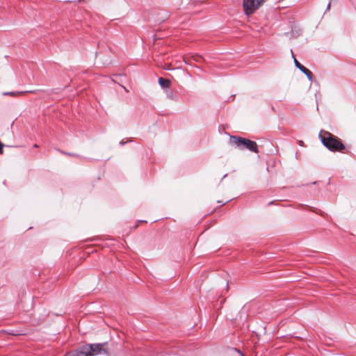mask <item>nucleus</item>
<instances>
[{"label": "nucleus", "mask_w": 356, "mask_h": 356, "mask_svg": "<svg viewBox=\"0 0 356 356\" xmlns=\"http://www.w3.org/2000/svg\"><path fill=\"white\" fill-rule=\"evenodd\" d=\"M318 137L323 145L331 152H343L346 149V146L341 140L327 131L321 130Z\"/></svg>", "instance_id": "obj_1"}, {"label": "nucleus", "mask_w": 356, "mask_h": 356, "mask_svg": "<svg viewBox=\"0 0 356 356\" xmlns=\"http://www.w3.org/2000/svg\"><path fill=\"white\" fill-rule=\"evenodd\" d=\"M231 145L241 149H248L250 152L258 153L259 149L256 142L241 136H232L229 138Z\"/></svg>", "instance_id": "obj_2"}, {"label": "nucleus", "mask_w": 356, "mask_h": 356, "mask_svg": "<svg viewBox=\"0 0 356 356\" xmlns=\"http://www.w3.org/2000/svg\"><path fill=\"white\" fill-rule=\"evenodd\" d=\"M265 0H243L244 13L247 15L252 14Z\"/></svg>", "instance_id": "obj_3"}, {"label": "nucleus", "mask_w": 356, "mask_h": 356, "mask_svg": "<svg viewBox=\"0 0 356 356\" xmlns=\"http://www.w3.org/2000/svg\"><path fill=\"white\" fill-rule=\"evenodd\" d=\"M107 346V343H93L88 345L89 348H90V353L91 354V356H95L100 354L108 355Z\"/></svg>", "instance_id": "obj_4"}, {"label": "nucleus", "mask_w": 356, "mask_h": 356, "mask_svg": "<svg viewBox=\"0 0 356 356\" xmlns=\"http://www.w3.org/2000/svg\"><path fill=\"white\" fill-rule=\"evenodd\" d=\"M293 58H294V63H295V65L302 72L304 73L307 76V78L309 79V80L312 81V79H313V74L312 72L309 70L307 69V67H305L304 65H302L301 63H300L297 60L296 58H295L294 55L293 54Z\"/></svg>", "instance_id": "obj_5"}, {"label": "nucleus", "mask_w": 356, "mask_h": 356, "mask_svg": "<svg viewBox=\"0 0 356 356\" xmlns=\"http://www.w3.org/2000/svg\"><path fill=\"white\" fill-rule=\"evenodd\" d=\"M90 349L88 345L82 346L80 350L76 353L77 356H91L90 353Z\"/></svg>", "instance_id": "obj_6"}, {"label": "nucleus", "mask_w": 356, "mask_h": 356, "mask_svg": "<svg viewBox=\"0 0 356 356\" xmlns=\"http://www.w3.org/2000/svg\"><path fill=\"white\" fill-rule=\"evenodd\" d=\"M159 83L162 88H167L170 87L171 82L169 79L161 77L159 79Z\"/></svg>", "instance_id": "obj_7"}, {"label": "nucleus", "mask_w": 356, "mask_h": 356, "mask_svg": "<svg viewBox=\"0 0 356 356\" xmlns=\"http://www.w3.org/2000/svg\"><path fill=\"white\" fill-rule=\"evenodd\" d=\"M59 152L65 155H67V156H76V157H78L79 156V155L76 154H73V153H70V152H63V151H61V150H59Z\"/></svg>", "instance_id": "obj_8"}, {"label": "nucleus", "mask_w": 356, "mask_h": 356, "mask_svg": "<svg viewBox=\"0 0 356 356\" xmlns=\"http://www.w3.org/2000/svg\"><path fill=\"white\" fill-rule=\"evenodd\" d=\"M193 59L196 61V62H200V60L202 59V57L200 56H193Z\"/></svg>", "instance_id": "obj_9"}, {"label": "nucleus", "mask_w": 356, "mask_h": 356, "mask_svg": "<svg viewBox=\"0 0 356 356\" xmlns=\"http://www.w3.org/2000/svg\"><path fill=\"white\" fill-rule=\"evenodd\" d=\"M4 95H11V96H14L16 95L15 92H5L3 93Z\"/></svg>", "instance_id": "obj_10"}, {"label": "nucleus", "mask_w": 356, "mask_h": 356, "mask_svg": "<svg viewBox=\"0 0 356 356\" xmlns=\"http://www.w3.org/2000/svg\"><path fill=\"white\" fill-rule=\"evenodd\" d=\"M4 145L0 141V154L3 153V148Z\"/></svg>", "instance_id": "obj_11"}, {"label": "nucleus", "mask_w": 356, "mask_h": 356, "mask_svg": "<svg viewBox=\"0 0 356 356\" xmlns=\"http://www.w3.org/2000/svg\"><path fill=\"white\" fill-rule=\"evenodd\" d=\"M9 334H12V335H14V336H19V335H22V334L21 333H18V332H9Z\"/></svg>", "instance_id": "obj_12"}, {"label": "nucleus", "mask_w": 356, "mask_h": 356, "mask_svg": "<svg viewBox=\"0 0 356 356\" xmlns=\"http://www.w3.org/2000/svg\"><path fill=\"white\" fill-rule=\"evenodd\" d=\"M330 8V2L328 3V5L327 6V10H329Z\"/></svg>", "instance_id": "obj_13"}, {"label": "nucleus", "mask_w": 356, "mask_h": 356, "mask_svg": "<svg viewBox=\"0 0 356 356\" xmlns=\"http://www.w3.org/2000/svg\"><path fill=\"white\" fill-rule=\"evenodd\" d=\"M237 351L241 355V356H244V355L242 354L240 350H237Z\"/></svg>", "instance_id": "obj_14"}, {"label": "nucleus", "mask_w": 356, "mask_h": 356, "mask_svg": "<svg viewBox=\"0 0 356 356\" xmlns=\"http://www.w3.org/2000/svg\"><path fill=\"white\" fill-rule=\"evenodd\" d=\"M33 147H38V145H36V144H35V145H34V146H33Z\"/></svg>", "instance_id": "obj_15"}]
</instances>
